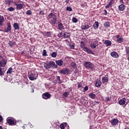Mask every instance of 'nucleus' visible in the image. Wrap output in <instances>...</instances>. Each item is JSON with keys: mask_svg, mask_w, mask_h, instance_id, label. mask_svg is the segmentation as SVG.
<instances>
[{"mask_svg": "<svg viewBox=\"0 0 129 129\" xmlns=\"http://www.w3.org/2000/svg\"><path fill=\"white\" fill-rule=\"evenodd\" d=\"M47 20L52 26H55L57 23V15L53 13H51L47 16Z\"/></svg>", "mask_w": 129, "mask_h": 129, "instance_id": "obj_1", "label": "nucleus"}, {"mask_svg": "<svg viewBox=\"0 0 129 129\" xmlns=\"http://www.w3.org/2000/svg\"><path fill=\"white\" fill-rule=\"evenodd\" d=\"M84 66L87 69H91V70H94L95 69V66L92 63V62L90 61H85L83 64Z\"/></svg>", "mask_w": 129, "mask_h": 129, "instance_id": "obj_2", "label": "nucleus"}, {"mask_svg": "<svg viewBox=\"0 0 129 129\" xmlns=\"http://www.w3.org/2000/svg\"><path fill=\"white\" fill-rule=\"evenodd\" d=\"M30 80H35L38 78V73L35 71H31L28 75Z\"/></svg>", "mask_w": 129, "mask_h": 129, "instance_id": "obj_3", "label": "nucleus"}, {"mask_svg": "<svg viewBox=\"0 0 129 129\" xmlns=\"http://www.w3.org/2000/svg\"><path fill=\"white\" fill-rule=\"evenodd\" d=\"M99 45V44H98V40L96 39H94L91 41L90 47H91L92 49H95V48H96V47H98Z\"/></svg>", "mask_w": 129, "mask_h": 129, "instance_id": "obj_4", "label": "nucleus"}, {"mask_svg": "<svg viewBox=\"0 0 129 129\" xmlns=\"http://www.w3.org/2000/svg\"><path fill=\"white\" fill-rule=\"evenodd\" d=\"M7 65V59L0 55V67H5Z\"/></svg>", "mask_w": 129, "mask_h": 129, "instance_id": "obj_5", "label": "nucleus"}, {"mask_svg": "<svg viewBox=\"0 0 129 129\" xmlns=\"http://www.w3.org/2000/svg\"><path fill=\"white\" fill-rule=\"evenodd\" d=\"M59 73H60V74H62L63 75H66V74H70L71 72L69 68H63L62 70L59 71Z\"/></svg>", "mask_w": 129, "mask_h": 129, "instance_id": "obj_6", "label": "nucleus"}, {"mask_svg": "<svg viewBox=\"0 0 129 129\" xmlns=\"http://www.w3.org/2000/svg\"><path fill=\"white\" fill-rule=\"evenodd\" d=\"M42 96L43 99H49L51 98V94H50V93H49L48 92L43 93L42 95Z\"/></svg>", "mask_w": 129, "mask_h": 129, "instance_id": "obj_7", "label": "nucleus"}, {"mask_svg": "<svg viewBox=\"0 0 129 129\" xmlns=\"http://www.w3.org/2000/svg\"><path fill=\"white\" fill-rule=\"evenodd\" d=\"M59 126L61 129H68V127H69V125H68L67 122L61 123Z\"/></svg>", "mask_w": 129, "mask_h": 129, "instance_id": "obj_8", "label": "nucleus"}, {"mask_svg": "<svg viewBox=\"0 0 129 129\" xmlns=\"http://www.w3.org/2000/svg\"><path fill=\"white\" fill-rule=\"evenodd\" d=\"M91 27V24L90 23H87V24L85 25H82V30H84L85 31V30H88L89 28Z\"/></svg>", "mask_w": 129, "mask_h": 129, "instance_id": "obj_9", "label": "nucleus"}, {"mask_svg": "<svg viewBox=\"0 0 129 129\" xmlns=\"http://www.w3.org/2000/svg\"><path fill=\"white\" fill-rule=\"evenodd\" d=\"M85 52H86L88 54H92L94 55V52L93 51L91 50L90 49L88 48L87 47H85L83 49Z\"/></svg>", "mask_w": 129, "mask_h": 129, "instance_id": "obj_10", "label": "nucleus"}, {"mask_svg": "<svg viewBox=\"0 0 129 129\" xmlns=\"http://www.w3.org/2000/svg\"><path fill=\"white\" fill-rule=\"evenodd\" d=\"M15 6H16L17 10H22L23 9V7H24V3L22 4H17L15 3Z\"/></svg>", "mask_w": 129, "mask_h": 129, "instance_id": "obj_11", "label": "nucleus"}, {"mask_svg": "<svg viewBox=\"0 0 129 129\" xmlns=\"http://www.w3.org/2000/svg\"><path fill=\"white\" fill-rule=\"evenodd\" d=\"M10 31H12V26L10 23L8 24V27L4 29V33H8V32H10Z\"/></svg>", "mask_w": 129, "mask_h": 129, "instance_id": "obj_12", "label": "nucleus"}, {"mask_svg": "<svg viewBox=\"0 0 129 129\" xmlns=\"http://www.w3.org/2000/svg\"><path fill=\"white\" fill-rule=\"evenodd\" d=\"M126 101V99L125 98H123L118 101V103L120 105H123L125 104Z\"/></svg>", "mask_w": 129, "mask_h": 129, "instance_id": "obj_13", "label": "nucleus"}, {"mask_svg": "<svg viewBox=\"0 0 129 129\" xmlns=\"http://www.w3.org/2000/svg\"><path fill=\"white\" fill-rule=\"evenodd\" d=\"M111 56L113 57V58H118L119 55H118V53L116 51H113L111 53Z\"/></svg>", "mask_w": 129, "mask_h": 129, "instance_id": "obj_14", "label": "nucleus"}, {"mask_svg": "<svg viewBox=\"0 0 129 129\" xmlns=\"http://www.w3.org/2000/svg\"><path fill=\"white\" fill-rule=\"evenodd\" d=\"M111 123L112 125H116L118 123V119L116 118L113 119L111 122Z\"/></svg>", "mask_w": 129, "mask_h": 129, "instance_id": "obj_15", "label": "nucleus"}, {"mask_svg": "<svg viewBox=\"0 0 129 129\" xmlns=\"http://www.w3.org/2000/svg\"><path fill=\"white\" fill-rule=\"evenodd\" d=\"M4 22H5L4 16L0 15V26H4Z\"/></svg>", "mask_w": 129, "mask_h": 129, "instance_id": "obj_16", "label": "nucleus"}, {"mask_svg": "<svg viewBox=\"0 0 129 129\" xmlns=\"http://www.w3.org/2000/svg\"><path fill=\"white\" fill-rule=\"evenodd\" d=\"M56 64H57L58 66H62V65H63V60H62L61 59L56 60Z\"/></svg>", "mask_w": 129, "mask_h": 129, "instance_id": "obj_17", "label": "nucleus"}, {"mask_svg": "<svg viewBox=\"0 0 129 129\" xmlns=\"http://www.w3.org/2000/svg\"><path fill=\"white\" fill-rule=\"evenodd\" d=\"M58 28L59 30H64V26L60 22L58 23Z\"/></svg>", "mask_w": 129, "mask_h": 129, "instance_id": "obj_18", "label": "nucleus"}, {"mask_svg": "<svg viewBox=\"0 0 129 129\" xmlns=\"http://www.w3.org/2000/svg\"><path fill=\"white\" fill-rule=\"evenodd\" d=\"M102 83H106V82H108V78L107 77H103L102 78Z\"/></svg>", "mask_w": 129, "mask_h": 129, "instance_id": "obj_19", "label": "nucleus"}, {"mask_svg": "<svg viewBox=\"0 0 129 129\" xmlns=\"http://www.w3.org/2000/svg\"><path fill=\"white\" fill-rule=\"evenodd\" d=\"M7 122L10 124V125H13V124L15 123L14 120L11 118L8 119Z\"/></svg>", "mask_w": 129, "mask_h": 129, "instance_id": "obj_20", "label": "nucleus"}, {"mask_svg": "<svg viewBox=\"0 0 129 129\" xmlns=\"http://www.w3.org/2000/svg\"><path fill=\"white\" fill-rule=\"evenodd\" d=\"M125 9V6L123 4H121L118 7V9L120 11H123Z\"/></svg>", "mask_w": 129, "mask_h": 129, "instance_id": "obj_21", "label": "nucleus"}, {"mask_svg": "<svg viewBox=\"0 0 129 129\" xmlns=\"http://www.w3.org/2000/svg\"><path fill=\"white\" fill-rule=\"evenodd\" d=\"M13 27L15 30H20V26H19V24L17 23H14Z\"/></svg>", "mask_w": 129, "mask_h": 129, "instance_id": "obj_22", "label": "nucleus"}, {"mask_svg": "<svg viewBox=\"0 0 129 129\" xmlns=\"http://www.w3.org/2000/svg\"><path fill=\"white\" fill-rule=\"evenodd\" d=\"M95 85L96 87H100L101 86V82L99 80L97 81Z\"/></svg>", "mask_w": 129, "mask_h": 129, "instance_id": "obj_23", "label": "nucleus"}, {"mask_svg": "<svg viewBox=\"0 0 129 129\" xmlns=\"http://www.w3.org/2000/svg\"><path fill=\"white\" fill-rule=\"evenodd\" d=\"M8 44L12 48V47H14V46L16 45V42H15L14 41L10 40L8 43Z\"/></svg>", "mask_w": 129, "mask_h": 129, "instance_id": "obj_24", "label": "nucleus"}, {"mask_svg": "<svg viewBox=\"0 0 129 129\" xmlns=\"http://www.w3.org/2000/svg\"><path fill=\"white\" fill-rule=\"evenodd\" d=\"M112 3H113V0H110L109 4L105 7L106 9L111 8V5H112Z\"/></svg>", "mask_w": 129, "mask_h": 129, "instance_id": "obj_25", "label": "nucleus"}, {"mask_svg": "<svg viewBox=\"0 0 129 129\" xmlns=\"http://www.w3.org/2000/svg\"><path fill=\"white\" fill-rule=\"evenodd\" d=\"M89 96L92 99H94V98H95V96H96V95H95V94H94L93 93H91L90 94H89Z\"/></svg>", "mask_w": 129, "mask_h": 129, "instance_id": "obj_26", "label": "nucleus"}, {"mask_svg": "<svg viewBox=\"0 0 129 129\" xmlns=\"http://www.w3.org/2000/svg\"><path fill=\"white\" fill-rule=\"evenodd\" d=\"M104 43L106 46H111V41L110 40H106L104 41Z\"/></svg>", "mask_w": 129, "mask_h": 129, "instance_id": "obj_27", "label": "nucleus"}, {"mask_svg": "<svg viewBox=\"0 0 129 129\" xmlns=\"http://www.w3.org/2000/svg\"><path fill=\"white\" fill-rule=\"evenodd\" d=\"M98 26H99V23H98V22H95L93 25L94 29H95V30H96V29L98 28Z\"/></svg>", "mask_w": 129, "mask_h": 129, "instance_id": "obj_28", "label": "nucleus"}, {"mask_svg": "<svg viewBox=\"0 0 129 129\" xmlns=\"http://www.w3.org/2000/svg\"><path fill=\"white\" fill-rule=\"evenodd\" d=\"M81 48H82L83 50H84V48H86V47H85V42L84 41L81 42Z\"/></svg>", "mask_w": 129, "mask_h": 129, "instance_id": "obj_29", "label": "nucleus"}, {"mask_svg": "<svg viewBox=\"0 0 129 129\" xmlns=\"http://www.w3.org/2000/svg\"><path fill=\"white\" fill-rule=\"evenodd\" d=\"M104 26L105 28H109V26H110V24L109 23V22L107 21L105 22L104 24Z\"/></svg>", "mask_w": 129, "mask_h": 129, "instance_id": "obj_30", "label": "nucleus"}, {"mask_svg": "<svg viewBox=\"0 0 129 129\" xmlns=\"http://www.w3.org/2000/svg\"><path fill=\"white\" fill-rule=\"evenodd\" d=\"M50 56L53 57V58H56V57H57V52H53L52 53H51Z\"/></svg>", "mask_w": 129, "mask_h": 129, "instance_id": "obj_31", "label": "nucleus"}, {"mask_svg": "<svg viewBox=\"0 0 129 129\" xmlns=\"http://www.w3.org/2000/svg\"><path fill=\"white\" fill-rule=\"evenodd\" d=\"M117 42L118 43H122L123 42V38L120 37L119 38L117 39Z\"/></svg>", "mask_w": 129, "mask_h": 129, "instance_id": "obj_32", "label": "nucleus"}, {"mask_svg": "<svg viewBox=\"0 0 129 129\" xmlns=\"http://www.w3.org/2000/svg\"><path fill=\"white\" fill-rule=\"evenodd\" d=\"M70 93H68V92H64L63 94L62 95L64 98H66L68 95H69Z\"/></svg>", "mask_w": 129, "mask_h": 129, "instance_id": "obj_33", "label": "nucleus"}, {"mask_svg": "<svg viewBox=\"0 0 129 129\" xmlns=\"http://www.w3.org/2000/svg\"><path fill=\"white\" fill-rule=\"evenodd\" d=\"M48 64L51 68V67H52V66H54V65H55V62L53 61H50Z\"/></svg>", "mask_w": 129, "mask_h": 129, "instance_id": "obj_34", "label": "nucleus"}, {"mask_svg": "<svg viewBox=\"0 0 129 129\" xmlns=\"http://www.w3.org/2000/svg\"><path fill=\"white\" fill-rule=\"evenodd\" d=\"M71 66L72 68L75 69V68H76V63H75V62H72L71 63Z\"/></svg>", "mask_w": 129, "mask_h": 129, "instance_id": "obj_35", "label": "nucleus"}, {"mask_svg": "<svg viewBox=\"0 0 129 129\" xmlns=\"http://www.w3.org/2000/svg\"><path fill=\"white\" fill-rule=\"evenodd\" d=\"M44 66L46 69H50V68H51L49 63H45Z\"/></svg>", "mask_w": 129, "mask_h": 129, "instance_id": "obj_36", "label": "nucleus"}, {"mask_svg": "<svg viewBox=\"0 0 129 129\" xmlns=\"http://www.w3.org/2000/svg\"><path fill=\"white\" fill-rule=\"evenodd\" d=\"M56 79L58 81V83L59 84H61L62 83V81L60 79V77L59 76H56Z\"/></svg>", "mask_w": 129, "mask_h": 129, "instance_id": "obj_37", "label": "nucleus"}, {"mask_svg": "<svg viewBox=\"0 0 129 129\" xmlns=\"http://www.w3.org/2000/svg\"><path fill=\"white\" fill-rule=\"evenodd\" d=\"M66 33L65 32L63 34V38L64 39H69L70 38V35H66Z\"/></svg>", "mask_w": 129, "mask_h": 129, "instance_id": "obj_38", "label": "nucleus"}, {"mask_svg": "<svg viewBox=\"0 0 129 129\" xmlns=\"http://www.w3.org/2000/svg\"><path fill=\"white\" fill-rule=\"evenodd\" d=\"M12 72H13V68H10L8 69V70L7 73V74H9H9H11V73H12Z\"/></svg>", "mask_w": 129, "mask_h": 129, "instance_id": "obj_39", "label": "nucleus"}, {"mask_svg": "<svg viewBox=\"0 0 129 129\" xmlns=\"http://www.w3.org/2000/svg\"><path fill=\"white\" fill-rule=\"evenodd\" d=\"M7 11H9V12H13L15 11V8L13 7H10L7 9Z\"/></svg>", "mask_w": 129, "mask_h": 129, "instance_id": "obj_40", "label": "nucleus"}, {"mask_svg": "<svg viewBox=\"0 0 129 129\" xmlns=\"http://www.w3.org/2000/svg\"><path fill=\"white\" fill-rule=\"evenodd\" d=\"M42 56H48V54H47V51L45 49L43 50Z\"/></svg>", "mask_w": 129, "mask_h": 129, "instance_id": "obj_41", "label": "nucleus"}, {"mask_svg": "<svg viewBox=\"0 0 129 129\" xmlns=\"http://www.w3.org/2000/svg\"><path fill=\"white\" fill-rule=\"evenodd\" d=\"M67 11H68V12H72V8L71 7H67L66 9Z\"/></svg>", "mask_w": 129, "mask_h": 129, "instance_id": "obj_42", "label": "nucleus"}, {"mask_svg": "<svg viewBox=\"0 0 129 129\" xmlns=\"http://www.w3.org/2000/svg\"><path fill=\"white\" fill-rule=\"evenodd\" d=\"M72 21H73V23H77V22H78V20L77 19V18H76L75 17H73L72 18Z\"/></svg>", "mask_w": 129, "mask_h": 129, "instance_id": "obj_43", "label": "nucleus"}, {"mask_svg": "<svg viewBox=\"0 0 129 129\" xmlns=\"http://www.w3.org/2000/svg\"><path fill=\"white\" fill-rule=\"evenodd\" d=\"M51 36V32H47L45 33V36L48 38Z\"/></svg>", "mask_w": 129, "mask_h": 129, "instance_id": "obj_44", "label": "nucleus"}, {"mask_svg": "<svg viewBox=\"0 0 129 129\" xmlns=\"http://www.w3.org/2000/svg\"><path fill=\"white\" fill-rule=\"evenodd\" d=\"M5 73V72L3 71V69L0 68V76H2V75H4V74Z\"/></svg>", "mask_w": 129, "mask_h": 129, "instance_id": "obj_45", "label": "nucleus"}, {"mask_svg": "<svg viewBox=\"0 0 129 129\" xmlns=\"http://www.w3.org/2000/svg\"><path fill=\"white\" fill-rule=\"evenodd\" d=\"M87 90H88V86H86L84 88V90H83V92H85V91H87Z\"/></svg>", "mask_w": 129, "mask_h": 129, "instance_id": "obj_46", "label": "nucleus"}, {"mask_svg": "<svg viewBox=\"0 0 129 129\" xmlns=\"http://www.w3.org/2000/svg\"><path fill=\"white\" fill-rule=\"evenodd\" d=\"M26 15H32V11H31V10H28L26 12Z\"/></svg>", "mask_w": 129, "mask_h": 129, "instance_id": "obj_47", "label": "nucleus"}, {"mask_svg": "<svg viewBox=\"0 0 129 129\" xmlns=\"http://www.w3.org/2000/svg\"><path fill=\"white\" fill-rule=\"evenodd\" d=\"M80 87H82V84L81 83L78 82V88H80Z\"/></svg>", "mask_w": 129, "mask_h": 129, "instance_id": "obj_48", "label": "nucleus"}, {"mask_svg": "<svg viewBox=\"0 0 129 129\" xmlns=\"http://www.w3.org/2000/svg\"><path fill=\"white\" fill-rule=\"evenodd\" d=\"M62 32H60L58 34V36L59 38H62V37H63V35L62 34Z\"/></svg>", "mask_w": 129, "mask_h": 129, "instance_id": "obj_49", "label": "nucleus"}, {"mask_svg": "<svg viewBox=\"0 0 129 129\" xmlns=\"http://www.w3.org/2000/svg\"><path fill=\"white\" fill-rule=\"evenodd\" d=\"M99 103H100V102H97V101L94 102V105H97V104H99Z\"/></svg>", "mask_w": 129, "mask_h": 129, "instance_id": "obj_50", "label": "nucleus"}, {"mask_svg": "<svg viewBox=\"0 0 129 129\" xmlns=\"http://www.w3.org/2000/svg\"><path fill=\"white\" fill-rule=\"evenodd\" d=\"M16 3V4H20V3H22V2L20 0H17L16 2H15L14 4Z\"/></svg>", "mask_w": 129, "mask_h": 129, "instance_id": "obj_51", "label": "nucleus"}, {"mask_svg": "<svg viewBox=\"0 0 129 129\" xmlns=\"http://www.w3.org/2000/svg\"><path fill=\"white\" fill-rule=\"evenodd\" d=\"M70 48L71 49H74V48H75V46L73 44H72V45H70Z\"/></svg>", "mask_w": 129, "mask_h": 129, "instance_id": "obj_52", "label": "nucleus"}, {"mask_svg": "<svg viewBox=\"0 0 129 129\" xmlns=\"http://www.w3.org/2000/svg\"><path fill=\"white\" fill-rule=\"evenodd\" d=\"M40 14L43 16V15H45V13H44V11H40Z\"/></svg>", "mask_w": 129, "mask_h": 129, "instance_id": "obj_53", "label": "nucleus"}, {"mask_svg": "<svg viewBox=\"0 0 129 129\" xmlns=\"http://www.w3.org/2000/svg\"><path fill=\"white\" fill-rule=\"evenodd\" d=\"M109 100H110V99H109V97H106L105 98V101H109Z\"/></svg>", "mask_w": 129, "mask_h": 129, "instance_id": "obj_54", "label": "nucleus"}, {"mask_svg": "<svg viewBox=\"0 0 129 129\" xmlns=\"http://www.w3.org/2000/svg\"><path fill=\"white\" fill-rule=\"evenodd\" d=\"M52 67L53 68H58V66H57L56 64H55V62H54V65L53 66H52Z\"/></svg>", "mask_w": 129, "mask_h": 129, "instance_id": "obj_55", "label": "nucleus"}, {"mask_svg": "<svg viewBox=\"0 0 129 129\" xmlns=\"http://www.w3.org/2000/svg\"><path fill=\"white\" fill-rule=\"evenodd\" d=\"M3 121V116L0 115V122H2Z\"/></svg>", "mask_w": 129, "mask_h": 129, "instance_id": "obj_56", "label": "nucleus"}, {"mask_svg": "<svg viewBox=\"0 0 129 129\" xmlns=\"http://www.w3.org/2000/svg\"><path fill=\"white\" fill-rule=\"evenodd\" d=\"M81 7H82V8H85V5L82 4V5H81Z\"/></svg>", "mask_w": 129, "mask_h": 129, "instance_id": "obj_57", "label": "nucleus"}, {"mask_svg": "<svg viewBox=\"0 0 129 129\" xmlns=\"http://www.w3.org/2000/svg\"><path fill=\"white\" fill-rule=\"evenodd\" d=\"M119 37H120V35H116V38H117V39H119Z\"/></svg>", "mask_w": 129, "mask_h": 129, "instance_id": "obj_58", "label": "nucleus"}, {"mask_svg": "<svg viewBox=\"0 0 129 129\" xmlns=\"http://www.w3.org/2000/svg\"><path fill=\"white\" fill-rule=\"evenodd\" d=\"M65 3H67V4H69V0H66Z\"/></svg>", "mask_w": 129, "mask_h": 129, "instance_id": "obj_59", "label": "nucleus"}, {"mask_svg": "<svg viewBox=\"0 0 129 129\" xmlns=\"http://www.w3.org/2000/svg\"><path fill=\"white\" fill-rule=\"evenodd\" d=\"M120 2L122 3V4H124V3L123 2V0H120Z\"/></svg>", "mask_w": 129, "mask_h": 129, "instance_id": "obj_60", "label": "nucleus"}, {"mask_svg": "<svg viewBox=\"0 0 129 129\" xmlns=\"http://www.w3.org/2000/svg\"><path fill=\"white\" fill-rule=\"evenodd\" d=\"M107 11H106V10H105V15H107Z\"/></svg>", "mask_w": 129, "mask_h": 129, "instance_id": "obj_61", "label": "nucleus"}, {"mask_svg": "<svg viewBox=\"0 0 129 129\" xmlns=\"http://www.w3.org/2000/svg\"><path fill=\"white\" fill-rule=\"evenodd\" d=\"M55 128H59V125H56Z\"/></svg>", "mask_w": 129, "mask_h": 129, "instance_id": "obj_62", "label": "nucleus"}, {"mask_svg": "<svg viewBox=\"0 0 129 129\" xmlns=\"http://www.w3.org/2000/svg\"><path fill=\"white\" fill-rule=\"evenodd\" d=\"M0 129H3V127L2 126H0Z\"/></svg>", "mask_w": 129, "mask_h": 129, "instance_id": "obj_63", "label": "nucleus"}, {"mask_svg": "<svg viewBox=\"0 0 129 129\" xmlns=\"http://www.w3.org/2000/svg\"><path fill=\"white\" fill-rule=\"evenodd\" d=\"M30 127H31V128H32V127H33V125H32V124H31Z\"/></svg>", "mask_w": 129, "mask_h": 129, "instance_id": "obj_64", "label": "nucleus"}]
</instances>
